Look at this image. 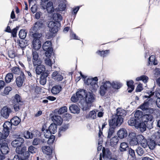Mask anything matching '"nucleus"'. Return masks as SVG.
Here are the masks:
<instances>
[{
	"label": "nucleus",
	"instance_id": "c756f323",
	"mask_svg": "<svg viewBox=\"0 0 160 160\" xmlns=\"http://www.w3.org/2000/svg\"><path fill=\"white\" fill-rule=\"evenodd\" d=\"M139 122L138 120H137L136 119L133 117L131 118L130 119L128 120V123L129 125L132 126H134L136 128Z\"/></svg>",
	"mask_w": 160,
	"mask_h": 160
},
{
	"label": "nucleus",
	"instance_id": "680f3d73",
	"mask_svg": "<svg viewBox=\"0 0 160 160\" xmlns=\"http://www.w3.org/2000/svg\"><path fill=\"white\" fill-rule=\"evenodd\" d=\"M99 131L98 133V136L99 137V139L98 140V144H102V138H100L101 135H102V131H101L100 127H99Z\"/></svg>",
	"mask_w": 160,
	"mask_h": 160
},
{
	"label": "nucleus",
	"instance_id": "1a4fd4ad",
	"mask_svg": "<svg viewBox=\"0 0 160 160\" xmlns=\"http://www.w3.org/2000/svg\"><path fill=\"white\" fill-rule=\"evenodd\" d=\"M16 152L24 160L28 159L30 156V153L27 150L26 147L25 146L22 148H18L16 149Z\"/></svg>",
	"mask_w": 160,
	"mask_h": 160
},
{
	"label": "nucleus",
	"instance_id": "ddd939ff",
	"mask_svg": "<svg viewBox=\"0 0 160 160\" xmlns=\"http://www.w3.org/2000/svg\"><path fill=\"white\" fill-rule=\"evenodd\" d=\"M32 62L34 67H35L38 64H41L42 61L41 59L39 58L38 53L36 51H32Z\"/></svg>",
	"mask_w": 160,
	"mask_h": 160
},
{
	"label": "nucleus",
	"instance_id": "09e8293b",
	"mask_svg": "<svg viewBox=\"0 0 160 160\" xmlns=\"http://www.w3.org/2000/svg\"><path fill=\"white\" fill-rule=\"evenodd\" d=\"M14 99L16 101V103H20L21 105H23V102L22 101V99L20 95L18 94H16L14 96Z\"/></svg>",
	"mask_w": 160,
	"mask_h": 160
},
{
	"label": "nucleus",
	"instance_id": "4468645a",
	"mask_svg": "<svg viewBox=\"0 0 160 160\" xmlns=\"http://www.w3.org/2000/svg\"><path fill=\"white\" fill-rule=\"evenodd\" d=\"M12 125L11 121H7L4 122L3 125V132L5 134L3 136L5 138L8 136L9 133V130L12 129Z\"/></svg>",
	"mask_w": 160,
	"mask_h": 160
},
{
	"label": "nucleus",
	"instance_id": "3c124183",
	"mask_svg": "<svg viewBox=\"0 0 160 160\" xmlns=\"http://www.w3.org/2000/svg\"><path fill=\"white\" fill-rule=\"evenodd\" d=\"M148 78L146 75H143L140 77H138L136 80L137 81L142 80L144 83H146L148 79Z\"/></svg>",
	"mask_w": 160,
	"mask_h": 160
},
{
	"label": "nucleus",
	"instance_id": "473e14b6",
	"mask_svg": "<svg viewBox=\"0 0 160 160\" xmlns=\"http://www.w3.org/2000/svg\"><path fill=\"white\" fill-rule=\"evenodd\" d=\"M11 122L13 125H18L21 121V119L17 116L14 117L11 120Z\"/></svg>",
	"mask_w": 160,
	"mask_h": 160
},
{
	"label": "nucleus",
	"instance_id": "412c9836",
	"mask_svg": "<svg viewBox=\"0 0 160 160\" xmlns=\"http://www.w3.org/2000/svg\"><path fill=\"white\" fill-rule=\"evenodd\" d=\"M41 64H38L35 66V72L37 74H41L42 73H45L44 72L45 70V66Z\"/></svg>",
	"mask_w": 160,
	"mask_h": 160
},
{
	"label": "nucleus",
	"instance_id": "2eb2a0df",
	"mask_svg": "<svg viewBox=\"0 0 160 160\" xmlns=\"http://www.w3.org/2000/svg\"><path fill=\"white\" fill-rule=\"evenodd\" d=\"M12 111L11 109L7 106L4 107L2 108L0 114L1 116L5 119H7Z\"/></svg>",
	"mask_w": 160,
	"mask_h": 160
},
{
	"label": "nucleus",
	"instance_id": "de8ad7c7",
	"mask_svg": "<svg viewBox=\"0 0 160 160\" xmlns=\"http://www.w3.org/2000/svg\"><path fill=\"white\" fill-rule=\"evenodd\" d=\"M122 86V85L121 83L117 82H113L111 83V89L112 87L113 88L115 89H118Z\"/></svg>",
	"mask_w": 160,
	"mask_h": 160
},
{
	"label": "nucleus",
	"instance_id": "393cba45",
	"mask_svg": "<svg viewBox=\"0 0 160 160\" xmlns=\"http://www.w3.org/2000/svg\"><path fill=\"white\" fill-rule=\"evenodd\" d=\"M48 76V73L47 72L42 73L41 75L39 82L41 84L44 85L47 82V78Z\"/></svg>",
	"mask_w": 160,
	"mask_h": 160
},
{
	"label": "nucleus",
	"instance_id": "7ed1b4c3",
	"mask_svg": "<svg viewBox=\"0 0 160 160\" xmlns=\"http://www.w3.org/2000/svg\"><path fill=\"white\" fill-rule=\"evenodd\" d=\"M44 22L43 20H39L36 22L30 29L29 34H42L39 33V31L43 27Z\"/></svg>",
	"mask_w": 160,
	"mask_h": 160
},
{
	"label": "nucleus",
	"instance_id": "c03bdc74",
	"mask_svg": "<svg viewBox=\"0 0 160 160\" xmlns=\"http://www.w3.org/2000/svg\"><path fill=\"white\" fill-rule=\"evenodd\" d=\"M13 75L12 73H9L7 74L5 77V81L7 83L10 82L13 79Z\"/></svg>",
	"mask_w": 160,
	"mask_h": 160
},
{
	"label": "nucleus",
	"instance_id": "9b49d317",
	"mask_svg": "<svg viewBox=\"0 0 160 160\" xmlns=\"http://www.w3.org/2000/svg\"><path fill=\"white\" fill-rule=\"evenodd\" d=\"M60 25V22H55L53 21H50L48 24V27L49 28L50 32L53 33H56L58 30L59 26Z\"/></svg>",
	"mask_w": 160,
	"mask_h": 160
},
{
	"label": "nucleus",
	"instance_id": "052dcab7",
	"mask_svg": "<svg viewBox=\"0 0 160 160\" xmlns=\"http://www.w3.org/2000/svg\"><path fill=\"white\" fill-rule=\"evenodd\" d=\"M44 133L45 137L47 138H50L51 135L52 134L48 129H46L45 130V131H44Z\"/></svg>",
	"mask_w": 160,
	"mask_h": 160
},
{
	"label": "nucleus",
	"instance_id": "37998d69",
	"mask_svg": "<svg viewBox=\"0 0 160 160\" xmlns=\"http://www.w3.org/2000/svg\"><path fill=\"white\" fill-rule=\"evenodd\" d=\"M134 83L133 81L132 80H130L127 82V85L128 87V89H131L128 90V92H131L133 90L134 87L133 85Z\"/></svg>",
	"mask_w": 160,
	"mask_h": 160
},
{
	"label": "nucleus",
	"instance_id": "a878e982",
	"mask_svg": "<svg viewBox=\"0 0 160 160\" xmlns=\"http://www.w3.org/2000/svg\"><path fill=\"white\" fill-rule=\"evenodd\" d=\"M52 120L54 122H55L58 125L61 124L62 122V119L61 117L58 115H54L52 117Z\"/></svg>",
	"mask_w": 160,
	"mask_h": 160
},
{
	"label": "nucleus",
	"instance_id": "a211bd4d",
	"mask_svg": "<svg viewBox=\"0 0 160 160\" xmlns=\"http://www.w3.org/2000/svg\"><path fill=\"white\" fill-rule=\"evenodd\" d=\"M24 140L23 139L21 138H19L13 140L11 144L12 146L14 148H16V149L19 148H22L21 146L23 143Z\"/></svg>",
	"mask_w": 160,
	"mask_h": 160
},
{
	"label": "nucleus",
	"instance_id": "20e7f679",
	"mask_svg": "<svg viewBox=\"0 0 160 160\" xmlns=\"http://www.w3.org/2000/svg\"><path fill=\"white\" fill-rule=\"evenodd\" d=\"M33 40L32 43L33 48L36 50H38L41 47L40 38L42 34H29Z\"/></svg>",
	"mask_w": 160,
	"mask_h": 160
},
{
	"label": "nucleus",
	"instance_id": "6e6d98bb",
	"mask_svg": "<svg viewBox=\"0 0 160 160\" xmlns=\"http://www.w3.org/2000/svg\"><path fill=\"white\" fill-rule=\"evenodd\" d=\"M67 108L66 106H63L59 109L58 112L59 114H62L64 113L67 112Z\"/></svg>",
	"mask_w": 160,
	"mask_h": 160
},
{
	"label": "nucleus",
	"instance_id": "a18cd8bd",
	"mask_svg": "<svg viewBox=\"0 0 160 160\" xmlns=\"http://www.w3.org/2000/svg\"><path fill=\"white\" fill-rule=\"evenodd\" d=\"M52 43L50 41H47L44 42L42 46L43 50L44 51H47L51 47Z\"/></svg>",
	"mask_w": 160,
	"mask_h": 160
},
{
	"label": "nucleus",
	"instance_id": "0eeeda50",
	"mask_svg": "<svg viewBox=\"0 0 160 160\" xmlns=\"http://www.w3.org/2000/svg\"><path fill=\"white\" fill-rule=\"evenodd\" d=\"M120 122L116 123L115 120H109L108 121V124L109 126V128L108 131V135L107 138H110L113 134L114 133L116 127L119 126L120 125L118 124H120Z\"/></svg>",
	"mask_w": 160,
	"mask_h": 160
},
{
	"label": "nucleus",
	"instance_id": "5701e85b",
	"mask_svg": "<svg viewBox=\"0 0 160 160\" xmlns=\"http://www.w3.org/2000/svg\"><path fill=\"white\" fill-rule=\"evenodd\" d=\"M52 76L53 79L58 81H61L63 79V76L57 71H54L52 73Z\"/></svg>",
	"mask_w": 160,
	"mask_h": 160
},
{
	"label": "nucleus",
	"instance_id": "5fc2aeb1",
	"mask_svg": "<svg viewBox=\"0 0 160 160\" xmlns=\"http://www.w3.org/2000/svg\"><path fill=\"white\" fill-rule=\"evenodd\" d=\"M33 134L28 131H26L24 132V136L26 138H33Z\"/></svg>",
	"mask_w": 160,
	"mask_h": 160
},
{
	"label": "nucleus",
	"instance_id": "2f4dec72",
	"mask_svg": "<svg viewBox=\"0 0 160 160\" xmlns=\"http://www.w3.org/2000/svg\"><path fill=\"white\" fill-rule=\"evenodd\" d=\"M46 9L48 13H51L54 11L53 3L52 2H48L47 5Z\"/></svg>",
	"mask_w": 160,
	"mask_h": 160
},
{
	"label": "nucleus",
	"instance_id": "bf43d9fd",
	"mask_svg": "<svg viewBox=\"0 0 160 160\" xmlns=\"http://www.w3.org/2000/svg\"><path fill=\"white\" fill-rule=\"evenodd\" d=\"M19 27L18 26H17L15 28L11 30V33L12 36L15 38L16 37L17 33V30H18Z\"/></svg>",
	"mask_w": 160,
	"mask_h": 160
},
{
	"label": "nucleus",
	"instance_id": "0e129e2a",
	"mask_svg": "<svg viewBox=\"0 0 160 160\" xmlns=\"http://www.w3.org/2000/svg\"><path fill=\"white\" fill-rule=\"evenodd\" d=\"M148 140L147 141L145 139L143 140L142 142L140 143L141 145L143 148H145L147 147L148 145Z\"/></svg>",
	"mask_w": 160,
	"mask_h": 160
},
{
	"label": "nucleus",
	"instance_id": "f257e3e1",
	"mask_svg": "<svg viewBox=\"0 0 160 160\" xmlns=\"http://www.w3.org/2000/svg\"><path fill=\"white\" fill-rule=\"evenodd\" d=\"M149 96L145 95L144 96L146 98H148L144 102L140 105L139 108L141 109L144 113H153L154 112V110L153 108L149 107L150 104H152V102H153V99L151 98V96L154 94V92L150 91L148 92Z\"/></svg>",
	"mask_w": 160,
	"mask_h": 160
},
{
	"label": "nucleus",
	"instance_id": "8fccbe9b",
	"mask_svg": "<svg viewBox=\"0 0 160 160\" xmlns=\"http://www.w3.org/2000/svg\"><path fill=\"white\" fill-rule=\"evenodd\" d=\"M97 117L96 112L94 111H90L88 114V116H87V118H89L91 119H95Z\"/></svg>",
	"mask_w": 160,
	"mask_h": 160
},
{
	"label": "nucleus",
	"instance_id": "a19ab883",
	"mask_svg": "<svg viewBox=\"0 0 160 160\" xmlns=\"http://www.w3.org/2000/svg\"><path fill=\"white\" fill-rule=\"evenodd\" d=\"M142 112L140 110H137L134 114V117H133L137 120H138L139 122H140V119L142 118Z\"/></svg>",
	"mask_w": 160,
	"mask_h": 160
},
{
	"label": "nucleus",
	"instance_id": "603ef678",
	"mask_svg": "<svg viewBox=\"0 0 160 160\" xmlns=\"http://www.w3.org/2000/svg\"><path fill=\"white\" fill-rule=\"evenodd\" d=\"M26 35L27 32L25 30L21 29L19 32V37L21 39H24L26 38Z\"/></svg>",
	"mask_w": 160,
	"mask_h": 160
},
{
	"label": "nucleus",
	"instance_id": "e433bc0d",
	"mask_svg": "<svg viewBox=\"0 0 160 160\" xmlns=\"http://www.w3.org/2000/svg\"><path fill=\"white\" fill-rule=\"evenodd\" d=\"M119 141L118 138L117 136L112 137L110 140V145L112 147L116 145Z\"/></svg>",
	"mask_w": 160,
	"mask_h": 160
},
{
	"label": "nucleus",
	"instance_id": "f3484780",
	"mask_svg": "<svg viewBox=\"0 0 160 160\" xmlns=\"http://www.w3.org/2000/svg\"><path fill=\"white\" fill-rule=\"evenodd\" d=\"M0 150L2 154H6L9 152V149L6 140H3L0 143Z\"/></svg>",
	"mask_w": 160,
	"mask_h": 160
},
{
	"label": "nucleus",
	"instance_id": "c9c22d12",
	"mask_svg": "<svg viewBox=\"0 0 160 160\" xmlns=\"http://www.w3.org/2000/svg\"><path fill=\"white\" fill-rule=\"evenodd\" d=\"M57 125L54 123H52L48 127V130L53 134H54L57 132Z\"/></svg>",
	"mask_w": 160,
	"mask_h": 160
},
{
	"label": "nucleus",
	"instance_id": "4c0bfd02",
	"mask_svg": "<svg viewBox=\"0 0 160 160\" xmlns=\"http://www.w3.org/2000/svg\"><path fill=\"white\" fill-rule=\"evenodd\" d=\"M69 125L68 124H65L63 125L59 129V132H58V137L61 136L62 133L66 131L68 128Z\"/></svg>",
	"mask_w": 160,
	"mask_h": 160
},
{
	"label": "nucleus",
	"instance_id": "f704fd0d",
	"mask_svg": "<svg viewBox=\"0 0 160 160\" xmlns=\"http://www.w3.org/2000/svg\"><path fill=\"white\" fill-rule=\"evenodd\" d=\"M53 18L55 22H60L62 19V16L58 13H54L53 15Z\"/></svg>",
	"mask_w": 160,
	"mask_h": 160
},
{
	"label": "nucleus",
	"instance_id": "864d4df0",
	"mask_svg": "<svg viewBox=\"0 0 160 160\" xmlns=\"http://www.w3.org/2000/svg\"><path fill=\"white\" fill-rule=\"evenodd\" d=\"M109 50L102 51L99 50L97 51L96 53L101 56L105 57L109 53Z\"/></svg>",
	"mask_w": 160,
	"mask_h": 160
},
{
	"label": "nucleus",
	"instance_id": "39448f33",
	"mask_svg": "<svg viewBox=\"0 0 160 160\" xmlns=\"http://www.w3.org/2000/svg\"><path fill=\"white\" fill-rule=\"evenodd\" d=\"M152 114L146 113L142 117V121L146 124L147 128L149 129H151L153 128V122L154 121Z\"/></svg>",
	"mask_w": 160,
	"mask_h": 160
},
{
	"label": "nucleus",
	"instance_id": "4d7b16f0",
	"mask_svg": "<svg viewBox=\"0 0 160 160\" xmlns=\"http://www.w3.org/2000/svg\"><path fill=\"white\" fill-rule=\"evenodd\" d=\"M37 151V148L32 146H30L28 148V151L29 153L30 152L32 154L36 153Z\"/></svg>",
	"mask_w": 160,
	"mask_h": 160
},
{
	"label": "nucleus",
	"instance_id": "338daca9",
	"mask_svg": "<svg viewBox=\"0 0 160 160\" xmlns=\"http://www.w3.org/2000/svg\"><path fill=\"white\" fill-rule=\"evenodd\" d=\"M20 103H16L14 105V108L16 111H18L20 109L21 106Z\"/></svg>",
	"mask_w": 160,
	"mask_h": 160
},
{
	"label": "nucleus",
	"instance_id": "79ce46f5",
	"mask_svg": "<svg viewBox=\"0 0 160 160\" xmlns=\"http://www.w3.org/2000/svg\"><path fill=\"white\" fill-rule=\"evenodd\" d=\"M22 39L21 40H18L17 42L18 43L19 45L21 48H23L28 45V41L24 39Z\"/></svg>",
	"mask_w": 160,
	"mask_h": 160
},
{
	"label": "nucleus",
	"instance_id": "7c9ffc66",
	"mask_svg": "<svg viewBox=\"0 0 160 160\" xmlns=\"http://www.w3.org/2000/svg\"><path fill=\"white\" fill-rule=\"evenodd\" d=\"M42 152L47 155H50L51 154L52 152V150L49 146H44L42 147Z\"/></svg>",
	"mask_w": 160,
	"mask_h": 160
},
{
	"label": "nucleus",
	"instance_id": "cd10ccee",
	"mask_svg": "<svg viewBox=\"0 0 160 160\" xmlns=\"http://www.w3.org/2000/svg\"><path fill=\"white\" fill-rule=\"evenodd\" d=\"M71 112L73 113H79L80 112V109L78 106L75 104L72 105L69 108Z\"/></svg>",
	"mask_w": 160,
	"mask_h": 160
},
{
	"label": "nucleus",
	"instance_id": "423d86ee",
	"mask_svg": "<svg viewBox=\"0 0 160 160\" xmlns=\"http://www.w3.org/2000/svg\"><path fill=\"white\" fill-rule=\"evenodd\" d=\"M100 94L102 96H104L107 92L112 93L111 90V83L109 81H107L103 83V85L100 87Z\"/></svg>",
	"mask_w": 160,
	"mask_h": 160
},
{
	"label": "nucleus",
	"instance_id": "e2e57ef3",
	"mask_svg": "<svg viewBox=\"0 0 160 160\" xmlns=\"http://www.w3.org/2000/svg\"><path fill=\"white\" fill-rule=\"evenodd\" d=\"M128 152L129 155L133 158L135 157V152L134 150L131 148H130L128 149Z\"/></svg>",
	"mask_w": 160,
	"mask_h": 160
},
{
	"label": "nucleus",
	"instance_id": "b1692460",
	"mask_svg": "<svg viewBox=\"0 0 160 160\" xmlns=\"http://www.w3.org/2000/svg\"><path fill=\"white\" fill-rule=\"evenodd\" d=\"M129 148L128 144L127 143L122 142L120 144L119 149L118 150V152L119 153H122V152L126 151Z\"/></svg>",
	"mask_w": 160,
	"mask_h": 160
},
{
	"label": "nucleus",
	"instance_id": "13d9d810",
	"mask_svg": "<svg viewBox=\"0 0 160 160\" xmlns=\"http://www.w3.org/2000/svg\"><path fill=\"white\" fill-rule=\"evenodd\" d=\"M136 151L138 154L139 156L142 155L144 153V151L143 149L140 147L137 148Z\"/></svg>",
	"mask_w": 160,
	"mask_h": 160
},
{
	"label": "nucleus",
	"instance_id": "dca6fc26",
	"mask_svg": "<svg viewBox=\"0 0 160 160\" xmlns=\"http://www.w3.org/2000/svg\"><path fill=\"white\" fill-rule=\"evenodd\" d=\"M138 135L135 132H131L128 135V139L130 144L132 145H136L138 144L137 138Z\"/></svg>",
	"mask_w": 160,
	"mask_h": 160
},
{
	"label": "nucleus",
	"instance_id": "6e6552de",
	"mask_svg": "<svg viewBox=\"0 0 160 160\" xmlns=\"http://www.w3.org/2000/svg\"><path fill=\"white\" fill-rule=\"evenodd\" d=\"M86 92V90L83 89H79L76 92V94H73L71 98V100L74 102H76L78 101L81 100L85 95Z\"/></svg>",
	"mask_w": 160,
	"mask_h": 160
},
{
	"label": "nucleus",
	"instance_id": "774afa93",
	"mask_svg": "<svg viewBox=\"0 0 160 160\" xmlns=\"http://www.w3.org/2000/svg\"><path fill=\"white\" fill-rule=\"evenodd\" d=\"M155 72L154 77L156 78L160 75V69L158 68H156L155 70Z\"/></svg>",
	"mask_w": 160,
	"mask_h": 160
},
{
	"label": "nucleus",
	"instance_id": "6ab92c4d",
	"mask_svg": "<svg viewBox=\"0 0 160 160\" xmlns=\"http://www.w3.org/2000/svg\"><path fill=\"white\" fill-rule=\"evenodd\" d=\"M95 96L92 92H86L85 96V101L88 103H91L95 100Z\"/></svg>",
	"mask_w": 160,
	"mask_h": 160
},
{
	"label": "nucleus",
	"instance_id": "72a5a7b5",
	"mask_svg": "<svg viewBox=\"0 0 160 160\" xmlns=\"http://www.w3.org/2000/svg\"><path fill=\"white\" fill-rule=\"evenodd\" d=\"M80 104H81L82 106V108L83 110H87L90 109L91 106V103H88L87 102L84 101L82 103V102H80Z\"/></svg>",
	"mask_w": 160,
	"mask_h": 160
},
{
	"label": "nucleus",
	"instance_id": "f03ea898",
	"mask_svg": "<svg viewBox=\"0 0 160 160\" xmlns=\"http://www.w3.org/2000/svg\"><path fill=\"white\" fill-rule=\"evenodd\" d=\"M127 112L125 110L121 108H118L116 110V114L115 115L112 116V118L110 120H115L116 123L120 122L119 125H121L123 122V118L122 117H125L127 114Z\"/></svg>",
	"mask_w": 160,
	"mask_h": 160
},
{
	"label": "nucleus",
	"instance_id": "69168bd1",
	"mask_svg": "<svg viewBox=\"0 0 160 160\" xmlns=\"http://www.w3.org/2000/svg\"><path fill=\"white\" fill-rule=\"evenodd\" d=\"M8 56L9 58H13L15 56V55L14 51L13 50H10L8 51Z\"/></svg>",
	"mask_w": 160,
	"mask_h": 160
},
{
	"label": "nucleus",
	"instance_id": "4be33fe9",
	"mask_svg": "<svg viewBox=\"0 0 160 160\" xmlns=\"http://www.w3.org/2000/svg\"><path fill=\"white\" fill-rule=\"evenodd\" d=\"M118 137L122 139L126 138L128 135V132L127 130L124 128L120 129L117 132Z\"/></svg>",
	"mask_w": 160,
	"mask_h": 160
},
{
	"label": "nucleus",
	"instance_id": "f8f14e48",
	"mask_svg": "<svg viewBox=\"0 0 160 160\" xmlns=\"http://www.w3.org/2000/svg\"><path fill=\"white\" fill-rule=\"evenodd\" d=\"M26 77L23 72H22L20 75L16 79V84L18 88H21L24 83Z\"/></svg>",
	"mask_w": 160,
	"mask_h": 160
},
{
	"label": "nucleus",
	"instance_id": "bb28decb",
	"mask_svg": "<svg viewBox=\"0 0 160 160\" xmlns=\"http://www.w3.org/2000/svg\"><path fill=\"white\" fill-rule=\"evenodd\" d=\"M147 124L143 121L142 122H139L136 128L139 129V130L142 132H143L146 129Z\"/></svg>",
	"mask_w": 160,
	"mask_h": 160
},
{
	"label": "nucleus",
	"instance_id": "9d476101",
	"mask_svg": "<svg viewBox=\"0 0 160 160\" xmlns=\"http://www.w3.org/2000/svg\"><path fill=\"white\" fill-rule=\"evenodd\" d=\"M98 81V78L96 77L93 78H88L84 80V83L87 85L90 86L92 90H95L98 87L97 82Z\"/></svg>",
	"mask_w": 160,
	"mask_h": 160
},
{
	"label": "nucleus",
	"instance_id": "c85d7f7f",
	"mask_svg": "<svg viewBox=\"0 0 160 160\" xmlns=\"http://www.w3.org/2000/svg\"><path fill=\"white\" fill-rule=\"evenodd\" d=\"M62 87L59 85H56L53 86L51 90L52 93L54 94L58 93L61 91Z\"/></svg>",
	"mask_w": 160,
	"mask_h": 160
},
{
	"label": "nucleus",
	"instance_id": "49530a36",
	"mask_svg": "<svg viewBox=\"0 0 160 160\" xmlns=\"http://www.w3.org/2000/svg\"><path fill=\"white\" fill-rule=\"evenodd\" d=\"M152 138L157 142H160V132H157L154 133Z\"/></svg>",
	"mask_w": 160,
	"mask_h": 160
},
{
	"label": "nucleus",
	"instance_id": "58836bf2",
	"mask_svg": "<svg viewBox=\"0 0 160 160\" xmlns=\"http://www.w3.org/2000/svg\"><path fill=\"white\" fill-rule=\"evenodd\" d=\"M12 73L15 74L19 75L22 72L21 70V69L19 67H14L11 69Z\"/></svg>",
	"mask_w": 160,
	"mask_h": 160
},
{
	"label": "nucleus",
	"instance_id": "aec40b11",
	"mask_svg": "<svg viewBox=\"0 0 160 160\" xmlns=\"http://www.w3.org/2000/svg\"><path fill=\"white\" fill-rule=\"evenodd\" d=\"M157 146H160V142H157L154 140L152 139L148 140V146L150 149H154Z\"/></svg>",
	"mask_w": 160,
	"mask_h": 160
},
{
	"label": "nucleus",
	"instance_id": "ea45409f",
	"mask_svg": "<svg viewBox=\"0 0 160 160\" xmlns=\"http://www.w3.org/2000/svg\"><path fill=\"white\" fill-rule=\"evenodd\" d=\"M111 153L110 151L108 149L105 150L103 148L102 149V157L104 158L105 157L106 158H111Z\"/></svg>",
	"mask_w": 160,
	"mask_h": 160
}]
</instances>
